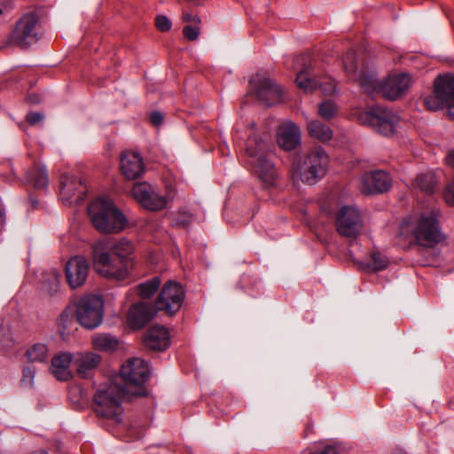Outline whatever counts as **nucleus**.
<instances>
[{"mask_svg":"<svg viewBox=\"0 0 454 454\" xmlns=\"http://www.w3.org/2000/svg\"><path fill=\"white\" fill-rule=\"evenodd\" d=\"M88 215L92 226L100 233L114 231V201L111 197H97L88 207Z\"/></svg>","mask_w":454,"mask_h":454,"instance_id":"obj_11","label":"nucleus"},{"mask_svg":"<svg viewBox=\"0 0 454 454\" xmlns=\"http://www.w3.org/2000/svg\"><path fill=\"white\" fill-rule=\"evenodd\" d=\"M27 180L37 189L47 187L49 179L45 167L35 165L27 173Z\"/></svg>","mask_w":454,"mask_h":454,"instance_id":"obj_31","label":"nucleus"},{"mask_svg":"<svg viewBox=\"0 0 454 454\" xmlns=\"http://www.w3.org/2000/svg\"><path fill=\"white\" fill-rule=\"evenodd\" d=\"M120 168L122 175L131 180L139 178L145 171L141 156L134 152H127L121 155Z\"/></svg>","mask_w":454,"mask_h":454,"instance_id":"obj_24","label":"nucleus"},{"mask_svg":"<svg viewBox=\"0 0 454 454\" xmlns=\"http://www.w3.org/2000/svg\"><path fill=\"white\" fill-rule=\"evenodd\" d=\"M250 84L257 98L265 106H270L281 102L282 89L270 78L257 74L251 78Z\"/></svg>","mask_w":454,"mask_h":454,"instance_id":"obj_16","label":"nucleus"},{"mask_svg":"<svg viewBox=\"0 0 454 454\" xmlns=\"http://www.w3.org/2000/svg\"><path fill=\"white\" fill-rule=\"evenodd\" d=\"M307 129L311 137L322 143L330 141L333 136L332 129L318 120L308 121Z\"/></svg>","mask_w":454,"mask_h":454,"instance_id":"obj_29","label":"nucleus"},{"mask_svg":"<svg viewBox=\"0 0 454 454\" xmlns=\"http://www.w3.org/2000/svg\"><path fill=\"white\" fill-rule=\"evenodd\" d=\"M400 234L426 247H433L443 239L436 215L432 212L405 218L400 226Z\"/></svg>","mask_w":454,"mask_h":454,"instance_id":"obj_3","label":"nucleus"},{"mask_svg":"<svg viewBox=\"0 0 454 454\" xmlns=\"http://www.w3.org/2000/svg\"><path fill=\"white\" fill-rule=\"evenodd\" d=\"M447 163L454 168V150L450 151L446 158Z\"/></svg>","mask_w":454,"mask_h":454,"instance_id":"obj_48","label":"nucleus"},{"mask_svg":"<svg viewBox=\"0 0 454 454\" xmlns=\"http://www.w3.org/2000/svg\"><path fill=\"white\" fill-rule=\"evenodd\" d=\"M28 101L32 104H36V103H39L40 99H39V97L36 95H30L28 97Z\"/></svg>","mask_w":454,"mask_h":454,"instance_id":"obj_49","label":"nucleus"},{"mask_svg":"<svg viewBox=\"0 0 454 454\" xmlns=\"http://www.w3.org/2000/svg\"><path fill=\"white\" fill-rule=\"evenodd\" d=\"M200 32L199 25H188L183 28V35L189 41H195L199 37Z\"/></svg>","mask_w":454,"mask_h":454,"instance_id":"obj_39","label":"nucleus"},{"mask_svg":"<svg viewBox=\"0 0 454 454\" xmlns=\"http://www.w3.org/2000/svg\"><path fill=\"white\" fill-rule=\"evenodd\" d=\"M372 264L369 266L373 271L385 270L388 265V259L380 252H374L371 255Z\"/></svg>","mask_w":454,"mask_h":454,"instance_id":"obj_36","label":"nucleus"},{"mask_svg":"<svg viewBox=\"0 0 454 454\" xmlns=\"http://www.w3.org/2000/svg\"><path fill=\"white\" fill-rule=\"evenodd\" d=\"M192 220V215L185 212V211H180L178 213V215L176 217V224L181 227L187 226Z\"/></svg>","mask_w":454,"mask_h":454,"instance_id":"obj_42","label":"nucleus"},{"mask_svg":"<svg viewBox=\"0 0 454 454\" xmlns=\"http://www.w3.org/2000/svg\"><path fill=\"white\" fill-rule=\"evenodd\" d=\"M133 244L126 239L115 243V281L127 279L134 267Z\"/></svg>","mask_w":454,"mask_h":454,"instance_id":"obj_17","label":"nucleus"},{"mask_svg":"<svg viewBox=\"0 0 454 454\" xmlns=\"http://www.w3.org/2000/svg\"><path fill=\"white\" fill-rule=\"evenodd\" d=\"M72 363L74 364V354L68 352L59 354L52 357L51 372L59 380H67L72 376L69 369Z\"/></svg>","mask_w":454,"mask_h":454,"instance_id":"obj_27","label":"nucleus"},{"mask_svg":"<svg viewBox=\"0 0 454 454\" xmlns=\"http://www.w3.org/2000/svg\"><path fill=\"white\" fill-rule=\"evenodd\" d=\"M128 225L126 216L115 207V232L123 231Z\"/></svg>","mask_w":454,"mask_h":454,"instance_id":"obj_40","label":"nucleus"},{"mask_svg":"<svg viewBox=\"0 0 454 454\" xmlns=\"http://www.w3.org/2000/svg\"><path fill=\"white\" fill-rule=\"evenodd\" d=\"M60 274L55 270H51L43 275L41 291L45 296L51 297L59 292Z\"/></svg>","mask_w":454,"mask_h":454,"instance_id":"obj_28","label":"nucleus"},{"mask_svg":"<svg viewBox=\"0 0 454 454\" xmlns=\"http://www.w3.org/2000/svg\"><path fill=\"white\" fill-rule=\"evenodd\" d=\"M86 187L73 175L63 174L60 178V198L66 205H75L84 200Z\"/></svg>","mask_w":454,"mask_h":454,"instance_id":"obj_19","label":"nucleus"},{"mask_svg":"<svg viewBox=\"0 0 454 454\" xmlns=\"http://www.w3.org/2000/svg\"><path fill=\"white\" fill-rule=\"evenodd\" d=\"M268 142L266 138L251 137L246 145V152L249 158L254 174L261 181L264 189L277 186V173L273 163L267 158Z\"/></svg>","mask_w":454,"mask_h":454,"instance_id":"obj_5","label":"nucleus"},{"mask_svg":"<svg viewBox=\"0 0 454 454\" xmlns=\"http://www.w3.org/2000/svg\"><path fill=\"white\" fill-rule=\"evenodd\" d=\"M444 200L449 205L454 206V178L445 190Z\"/></svg>","mask_w":454,"mask_h":454,"instance_id":"obj_43","label":"nucleus"},{"mask_svg":"<svg viewBox=\"0 0 454 454\" xmlns=\"http://www.w3.org/2000/svg\"><path fill=\"white\" fill-rule=\"evenodd\" d=\"M184 299V291L182 286L173 280H169L162 286L155 307L158 310L167 315H175L182 307Z\"/></svg>","mask_w":454,"mask_h":454,"instance_id":"obj_14","label":"nucleus"},{"mask_svg":"<svg viewBox=\"0 0 454 454\" xmlns=\"http://www.w3.org/2000/svg\"><path fill=\"white\" fill-rule=\"evenodd\" d=\"M301 142V130L292 122H284L278 129V144L286 151L294 149Z\"/></svg>","mask_w":454,"mask_h":454,"instance_id":"obj_25","label":"nucleus"},{"mask_svg":"<svg viewBox=\"0 0 454 454\" xmlns=\"http://www.w3.org/2000/svg\"><path fill=\"white\" fill-rule=\"evenodd\" d=\"M102 358L99 355L93 352H77L74 354V365L76 367V372L79 377L89 378Z\"/></svg>","mask_w":454,"mask_h":454,"instance_id":"obj_26","label":"nucleus"},{"mask_svg":"<svg viewBox=\"0 0 454 454\" xmlns=\"http://www.w3.org/2000/svg\"><path fill=\"white\" fill-rule=\"evenodd\" d=\"M436 184L435 176L431 172L421 174L416 178V185L427 193L433 192L434 187Z\"/></svg>","mask_w":454,"mask_h":454,"instance_id":"obj_35","label":"nucleus"},{"mask_svg":"<svg viewBox=\"0 0 454 454\" xmlns=\"http://www.w3.org/2000/svg\"><path fill=\"white\" fill-rule=\"evenodd\" d=\"M41 35L38 18L33 13L24 15L15 25L7 43L27 48L35 43Z\"/></svg>","mask_w":454,"mask_h":454,"instance_id":"obj_12","label":"nucleus"},{"mask_svg":"<svg viewBox=\"0 0 454 454\" xmlns=\"http://www.w3.org/2000/svg\"><path fill=\"white\" fill-rule=\"evenodd\" d=\"M73 323L71 312L64 310L58 317L57 324L61 334H65Z\"/></svg>","mask_w":454,"mask_h":454,"instance_id":"obj_37","label":"nucleus"},{"mask_svg":"<svg viewBox=\"0 0 454 454\" xmlns=\"http://www.w3.org/2000/svg\"><path fill=\"white\" fill-rule=\"evenodd\" d=\"M94 411L104 419L114 417V387L99 388L94 395Z\"/></svg>","mask_w":454,"mask_h":454,"instance_id":"obj_23","label":"nucleus"},{"mask_svg":"<svg viewBox=\"0 0 454 454\" xmlns=\"http://www.w3.org/2000/svg\"><path fill=\"white\" fill-rule=\"evenodd\" d=\"M25 356L31 363H46L50 350L45 343L37 342L27 348Z\"/></svg>","mask_w":454,"mask_h":454,"instance_id":"obj_30","label":"nucleus"},{"mask_svg":"<svg viewBox=\"0 0 454 454\" xmlns=\"http://www.w3.org/2000/svg\"><path fill=\"white\" fill-rule=\"evenodd\" d=\"M297 66H301L297 72L295 82L297 87L306 93H312L320 89L325 95H333L337 90L336 82L329 76H317V72L309 55L297 59Z\"/></svg>","mask_w":454,"mask_h":454,"instance_id":"obj_6","label":"nucleus"},{"mask_svg":"<svg viewBox=\"0 0 454 454\" xmlns=\"http://www.w3.org/2000/svg\"><path fill=\"white\" fill-rule=\"evenodd\" d=\"M131 193L140 206L153 212L163 210L174 200V194L170 192L162 195L157 187L147 182L134 184Z\"/></svg>","mask_w":454,"mask_h":454,"instance_id":"obj_10","label":"nucleus"},{"mask_svg":"<svg viewBox=\"0 0 454 454\" xmlns=\"http://www.w3.org/2000/svg\"><path fill=\"white\" fill-rule=\"evenodd\" d=\"M343 67L348 75L357 82L365 93L373 94L380 90L383 97L390 100L405 95L412 83L411 76L406 73L390 74L380 82L376 72L360 62L353 51H348L344 56Z\"/></svg>","mask_w":454,"mask_h":454,"instance_id":"obj_1","label":"nucleus"},{"mask_svg":"<svg viewBox=\"0 0 454 454\" xmlns=\"http://www.w3.org/2000/svg\"><path fill=\"white\" fill-rule=\"evenodd\" d=\"M90 271L88 260L81 255L72 257L65 267L66 278L69 286L76 289L84 285Z\"/></svg>","mask_w":454,"mask_h":454,"instance_id":"obj_20","label":"nucleus"},{"mask_svg":"<svg viewBox=\"0 0 454 454\" xmlns=\"http://www.w3.org/2000/svg\"><path fill=\"white\" fill-rule=\"evenodd\" d=\"M395 454H406V453H404V452H403V451L399 450V451H396Z\"/></svg>","mask_w":454,"mask_h":454,"instance_id":"obj_51","label":"nucleus"},{"mask_svg":"<svg viewBox=\"0 0 454 454\" xmlns=\"http://www.w3.org/2000/svg\"><path fill=\"white\" fill-rule=\"evenodd\" d=\"M155 314L156 311L152 304L141 301L129 309L127 321L130 328L138 330L144 327Z\"/></svg>","mask_w":454,"mask_h":454,"instance_id":"obj_21","label":"nucleus"},{"mask_svg":"<svg viewBox=\"0 0 454 454\" xmlns=\"http://www.w3.org/2000/svg\"><path fill=\"white\" fill-rule=\"evenodd\" d=\"M119 373L125 385H115V425L120 421L119 404L131 402L136 397L145 396L147 391L145 383L151 374L148 364L139 357L129 358L121 364Z\"/></svg>","mask_w":454,"mask_h":454,"instance_id":"obj_2","label":"nucleus"},{"mask_svg":"<svg viewBox=\"0 0 454 454\" xmlns=\"http://www.w3.org/2000/svg\"><path fill=\"white\" fill-rule=\"evenodd\" d=\"M182 20L192 25H200L201 22L200 18L197 14L188 12H183Z\"/></svg>","mask_w":454,"mask_h":454,"instance_id":"obj_44","label":"nucleus"},{"mask_svg":"<svg viewBox=\"0 0 454 454\" xmlns=\"http://www.w3.org/2000/svg\"><path fill=\"white\" fill-rule=\"evenodd\" d=\"M424 104L431 111L444 109L454 119V75L439 74L434 82L433 93L425 98Z\"/></svg>","mask_w":454,"mask_h":454,"instance_id":"obj_8","label":"nucleus"},{"mask_svg":"<svg viewBox=\"0 0 454 454\" xmlns=\"http://www.w3.org/2000/svg\"><path fill=\"white\" fill-rule=\"evenodd\" d=\"M26 119L30 125H35L42 122L44 119V116L41 113L32 112L27 114Z\"/></svg>","mask_w":454,"mask_h":454,"instance_id":"obj_45","label":"nucleus"},{"mask_svg":"<svg viewBox=\"0 0 454 454\" xmlns=\"http://www.w3.org/2000/svg\"><path fill=\"white\" fill-rule=\"evenodd\" d=\"M363 220L357 207H342L336 218V229L340 235L346 238H356L363 229Z\"/></svg>","mask_w":454,"mask_h":454,"instance_id":"obj_15","label":"nucleus"},{"mask_svg":"<svg viewBox=\"0 0 454 454\" xmlns=\"http://www.w3.org/2000/svg\"><path fill=\"white\" fill-rule=\"evenodd\" d=\"M144 345L153 351H163L169 346V333L166 327L153 325L150 327L143 338Z\"/></svg>","mask_w":454,"mask_h":454,"instance_id":"obj_22","label":"nucleus"},{"mask_svg":"<svg viewBox=\"0 0 454 454\" xmlns=\"http://www.w3.org/2000/svg\"><path fill=\"white\" fill-rule=\"evenodd\" d=\"M0 345L4 351L12 349L14 346V340L8 331L0 335Z\"/></svg>","mask_w":454,"mask_h":454,"instance_id":"obj_41","label":"nucleus"},{"mask_svg":"<svg viewBox=\"0 0 454 454\" xmlns=\"http://www.w3.org/2000/svg\"><path fill=\"white\" fill-rule=\"evenodd\" d=\"M392 185L391 176L385 171L375 170L364 173L359 182V190L362 193L372 195L383 193Z\"/></svg>","mask_w":454,"mask_h":454,"instance_id":"obj_18","label":"nucleus"},{"mask_svg":"<svg viewBox=\"0 0 454 454\" xmlns=\"http://www.w3.org/2000/svg\"><path fill=\"white\" fill-rule=\"evenodd\" d=\"M154 24L156 28L160 32H168L172 27L171 20L163 14L155 17Z\"/></svg>","mask_w":454,"mask_h":454,"instance_id":"obj_38","label":"nucleus"},{"mask_svg":"<svg viewBox=\"0 0 454 454\" xmlns=\"http://www.w3.org/2000/svg\"><path fill=\"white\" fill-rule=\"evenodd\" d=\"M338 113V106L333 100L328 99L318 104L317 114L325 121L334 118Z\"/></svg>","mask_w":454,"mask_h":454,"instance_id":"obj_34","label":"nucleus"},{"mask_svg":"<svg viewBox=\"0 0 454 454\" xmlns=\"http://www.w3.org/2000/svg\"><path fill=\"white\" fill-rule=\"evenodd\" d=\"M74 314L81 326L88 330L95 329L103 321L104 301L98 295H84L75 303Z\"/></svg>","mask_w":454,"mask_h":454,"instance_id":"obj_9","label":"nucleus"},{"mask_svg":"<svg viewBox=\"0 0 454 454\" xmlns=\"http://www.w3.org/2000/svg\"><path fill=\"white\" fill-rule=\"evenodd\" d=\"M357 119L362 125L368 126L385 137L396 133L401 123V118L396 113L380 106L359 113Z\"/></svg>","mask_w":454,"mask_h":454,"instance_id":"obj_7","label":"nucleus"},{"mask_svg":"<svg viewBox=\"0 0 454 454\" xmlns=\"http://www.w3.org/2000/svg\"><path fill=\"white\" fill-rule=\"evenodd\" d=\"M160 286V279L154 277L137 286L138 294L142 299L151 298Z\"/></svg>","mask_w":454,"mask_h":454,"instance_id":"obj_33","label":"nucleus"},{"mask_svg":"<svg viewBox=\"0 0 454 454\" xmlns=\"http://www.w3.org/2000/svg\"><path fill=\"white\" fill-rule=\"evenodd\" d=\"M92 265L100 276L111 278L114 276V240L111 238H100L92 246Z\"/></svg>","mask_w":454,"mask_h":454,"instance_id":"obj_13","label":"nucleus"},{"mask_svg":"<svg viewBox=\"0 0 454 454\" xmlns=\"http://www.w3.org/2000/svg\"><path fill=\"white\" fill-rule=\"evenodd\" d=\"M328 162V155L322 147L309 150L294 162L292 179L294 182L315 184L325 176Z\"/></svg>","mask_w":454,"mask_h":454,"instance_id":"obj_4","label":"nucleus"},{"mask_svg":"<svg viewBox=\"0 0 454 454\" xmlns=\"http://www.w3.org/2000/svg\"><path fill=\"white\" fill-rule=\"evenodd\" d=\"M150 121L153 125L159 126L163 121V115L161 113L154 111L150 115Z\"/></svg>","mask_w":454,"mask_h":454,"instance_id":"obj_47","label":"nucleus"},{"mask_svg":"<svg viewBox=\"0 0 454 454\" xmlns=\"http://www.w3.org/2000/svg\"><path fill=\"white\" fill-rule=\"evenodd\" d=\"M35 375V371L32 367H26L23 371V381L28 385H32L33 380Z\"/></svg>","mask_w":454,"mask_h":454,"instance_id":"obj_46","label":"nucleus"},{"mask_svg":"<svg viewBox=\"0 0 454 454\" xmlns=\"http://www.w3.org/2000/svg\"><path fill=\"white\" fill-rule=\"evenodd\" d=\"M94 349L100 352L114 351V337L111 333H97L91 339Z\"/></svg>","mask_w":454,"mask_h":454,"instance_id":"obj_32","label":"nucleus"},{"mask_svg":"<svg viewBox=\"0 0 454 454\" xmlns=\"http://www.w3.org/2000/svg\"><path fill=\"white\" fill-rule=\"evenodd\" d=\"M188 2L193 4H199V0H187Z\"/></svg>","mask_w":454,"mask_h":454,"instance_id":"obj_50","label":"nucleus"}]
</instances>
